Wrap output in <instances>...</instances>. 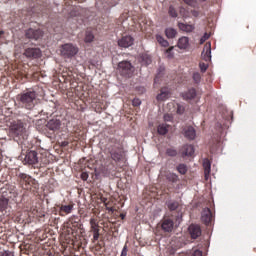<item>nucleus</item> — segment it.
I'll use <instances>...</instances> for the list:
<instances>
[{"label":"nucleus","instance_id":"f257e3e1","mask_svg":"<svg viewBox=\"0 0 256 256\" xmlns=\"http://www.w3.org/2000/svg\"><path fill=\"white\" fill-rule=\"evenodd\" d=\"M107 151L110 155V159L115 163H125L127 161V155L125 154V150L119 144L116 138H110L109 144L107 147Z\"/></svg>","mask_w":256,"mask_h":256},{"label":"nucleus","instance_id":"f03ea898","mask_svg":"<svg viewBox=\"0 0 256 256\" xmlns=\"http://www.w3.org/2000/svg\"><path fill=\"white\" fill-rule=\"evenodd\" d=\"M16 99L23 109L31 111V109H35V105H37V92L28 90L18 94Z\"/></svg>","mask_w":256,"mask_h":256},{"label":"nucleus","instance_id":"7ed1b4c3","mask_svg":"<svg viewBox=\"0 0 256 256\" xmlns=\"http://www.w3.org/2000/svg\"><path fill=\"white\" fill-rule=\"evenodd\" d=\"M10 133L14 139L25 141L27 139V128L21 120H14L10 124Z\"/></svg>","mask_w":256,"mask_h":256},{"label":"nucleus","instance_id":"20e7f679","mask_svg":"<svg viewBox=\"0 0 256 256\" xmlns=\"http://www.w3.org/2000/svg\"><path fill=\"white\" fill-rule=\"evenodd\" d=\"M19 184L21 185L22 189H25L26 191H29L31 187H34L37 189L39 187V184L37 183V180L35 178L31 177L30 175L26 173H20L18 174Z\"/></svg>","mask_w":256,"mask_h":256},{"label":"nucleus","instance_id":"39448f33","mask_svg":"<svg viewBox=\"0 0 256 256\" xmlns=\"http://www.w3.org/2000/svg\"><path fill=\"white\" fill-rule=\"evenodd\" d=\"M60 53L64 59H72L79 53V48L71 43H66L61 46Z\"/></svg>","mask_w":256,"mask_h":256},{"label":"nucleus","instance_id":"423d86ee","mask_svg":"<svg viewBox=\"0 0 256 256\" xmlns=\"http://www.w3.org/2000/svg\"><path fill=\"white\" fill-rule=\"evenodd\" d=\"M118 73L122 77H131L133 75V65L129 61H122L118 63Z\"/></svg>","mask_w":256,"mask_h":256},{"label":"nucleus","instance_id":"0eeeda50","mask_svg":"<svg viewBox=\"0 0 256 256\" xmlns=\"http://www.w3.org/2000/svg\"><path fill=\"white\" fill-rule=\"evenodd\" d=\"M58 207H59L58 215H60V217H65V216L73 213L75 204L73 202H70L69 204H61Z\"/></svg>","mask_w":256,"mask_h":256},{"label":"nucleus","instance_id":"6e6552de","mask_svg":"<svg viewBox=\"0 0 256 256\" xmlns=\"http://www.w3.org/2000/svg\"><path fill=\"white\" fill-rule=\"evenodd\" d=\"M24 163H26L27 165H37V163H39V157L37 156V152L36 151L27 152L24 158Z\"/></svg>","mask_w":256,"mask_h":256},{"label":"nucleus","instance_id":"1a4fd4ad","mask_svg":"<svg viewBox=\"0 0 256 256\" xmlns=\"http://www.w3.org/2000/svg\"><path fill=\"white\" fill-rule=\"evenodd\" d=\"M66 233L68 235H71L72 237H75L77 235V231L79 229V223L73 222V220H69L66 224Z\"/></svg>","mask_w":256,"mask_h":256},{"label":"nucleus","instance_id":"9d476101","mask_svg":"<svg viewBox=\"0 0 256 256\" xmlns=\"http://www.w3.org/2000/svg\"><path fill=\"white\" fill-rule=\"evenodd\" d=\"M135 42V39L132 38L131 35H124L121 37V39L118 40L119 47H123L124 49H127L133 45Z\"/></svg>","mask_w":256,"mask_h":256},{"label":"nucleus","instance_id":"9b49d317","mask_svg":"<svg viewBox=\"0 0 256 256\" xmlns=\"http://www.w3.org/2000/svg\"><path fill=\"white\" fill-rule=\"evenodd\" d=\"M46 128H48L49 131H52V133H55L61 129V120L57 118H52L46 123Z\"/></svg>","mask_w":256,"mask_h":256},{"label":"nucleus","instance_id":"f8f14e48","mask_svg":"<svg viewBox=\"0 0 256 256\" xmlns=\"http://www.w3.org/2000/svg\"><path fill=\"white\" fill-rule=\"evenodd\" d=\"M173 227H175V222L171 218H164L161 221V229L164 233H171L173 231Z\"/></svg>","mask_w":256,"mask_h":256},{"label":"nucleus","instance_id":"ddd939ff","mask_svg":"<svg viewBox=\"0 0 256 256\" xmlns=\"http://www.w3.org/2000/svg\"><path fill=\"white\" fill-rule=\"evenodd\" d=\"M201 221L204 225H211V221H213V212H211V209L204 208L202 210Z\"/></svg>","mask_w":256,"mask_h":256},{"label":"nucleus","instance_id":"4468645a","mask_svg":"<svg viewBox=\"0 0 256 256\" xmlns=\"http://www.w3.org/2000/svg\"><path fill=\"white\" fill-rule=\"evenodd\" d=\"M24 55L27 57V59H39V57H41V49L27 48L24 51Z\"/></svg>","mask_w":256,"mask_h":256},{"label":"nucleus","instance_id":"2eb2a0df","mask_svg":"<svg viewBox=\"0 0 256 256\" xmlns=\"http://www.w3.org/2000/svg\"><path fill=\"white\" fill-rule=\"evenodd\" d=\"M188 232L189 235L191 237V239H199V237H201V226L197 225V224H191L188 227Z\"/></svg>","mask_w":256,"mask_h":256},{"label":"nucleus","instance_id":"dca6fc26","mask_svg":"<svg viewBox=\"0 0 256 256\" xmlns=\"http://www.w3.org/2000/svg\"><path fill=\"white\" fill-rule=\"evenodd\" d=\"M26 37L28 39H34L35 41L41 39V37H43V31H41V29H28L26 31Z\"/></svg>","mask_w":256,"mask_h":256},{"label":"nucleus","instance_id":"f3484780","mask_svg":"<svg viewBox=\"0 0 256 256\" xmlns=\"http://www.w3.org/2000/svg\"><path fill=\"white\" fill-rule=\"evenodd\" d=\"M184 137L186 139H189V141L195 140V137H197V131L193 126H186L183 129Z\"/></svg>","mask_w":256,"mask_h":256},{"label":"nucleus","instance_id":"a211bd4d","mask_svg":"<svg viewBox=\"0 0 256 256\" xmlns=\"http://www.w3.org/2000/svg\"><path fill=\"white\" fill-rule=\"evenodd\" d=\"M184 101H193L197 97V90L195 88H190L188 91L181 94Z\"/></svg>","mask_w":256,"mask_h":256},{"label":"nucleus","instance_id":"6ab92c4d","mask_svg":"<svg viewBox=\"0 0 256 256\" xmlns=\"http://www.w3.org/2000/svg\"><path fill=\"white\" fill-rule=\"evenodd\" d=\"M201 57L203 61H206V63H209V61H211V43L205 44Z\"/></svg>","mask_w":256,"mask_h":256},{"label":"nucleus","instance_id":"aec40b11","mask_svg":"<svg viewBox=\"0 0 256 256\" xmlns=\"http://www.w3.org/2000/svg\"><path fill=\"white\" fill-rule=\"evenodd\" d=\"M34 13H38V14H47L49 13V4L47 2H43V4H37V6H35L34 8Z\"/></svg>","mask_w":256,"mask_h":256},{"label":"nucleus","instance_id":"412c9836","mask_svg":"<svg viewBox=\"0 0 256 256\" xmlns=\"http://www.w3.org/2000/svg\"><path fill=\"white\" fill-rule=\"evenodd\" d=\"M182 157H192L195 153V148L193 145L186 144L181 149Z\"/></svg>","mask_w":256,"mask_h":256},{"label":"nucleus","instance_id":"4be33fe9","mask_svg":"<svg viewBox=\"0 0 256 256\" xmlns=\"http://www.w3.org/2000/svg\"><path fill=\"white\" fill-rule=\"evenodd\" d=\"M171 92L169 88H161L160 93L156 96L157 101H167Z\"/></svg>","mask_w":256,"mask_h":256},{"label":"nucleus","instance_id":"5701e85b","mask_svg":"<svg viewBox=\"0 0 256 256\" xmlns=\"http://www.w3.org/2000/svg\"><path fill=\"white\" fill-rule=\"evenodd\" d=\"M177 47L178 49H189V37L187 36H182L181 38L178 39L177 42Z\"/></svg>","mask_w":256,"mask_h":256},{"label":"nucleus","instance_id":"b1692460","mask_svg":"<svg viewBox=\"0 0 256 256\" xmlns=\"http://www.w3.org/2000/svg\"><path fill=\"white\" fill-rule=\"evenodd\" d=\"M178 28L180 31H184V33H193L195 31V26L192 24L178 23Z\"/></svg>","mask_w":256,"mask_h":256},{"label":"nucleus","instance_id":"393cba45","mask_svg":"<svg viewBox=\"0 0 256 256\" xmlns=\"http://www.w3.org/2000/svg\"><path fill=\"white\" fill-rule=\"evenodd\" d=\"M169 129H171V125L167 123H162L158 125L157 133L158 135H167V133H169Z\"/></svg>","mask_w":256,"mask_h":256},{"label":"nucleus","instance_id":"a878e982","mask_svg":"<svg viewBox=\"0 0 256 256\" xmlns=\"http://www.w3.org/2000/svg\"><path fill=\"white\" fill-rule=\"evenodd\" d=\"M153 62L151 55L147 54V53H142L140 55V63H142V65H145V67H147L148 65H151V63Z\"/></svg>","mask_w":256,"mask_h":256},{"label":"nucleus","instance_id":"bb28decb","mask_svg":"<svg viewBox=\"0 0 256 256\" xmlns=\"http://www.w3.org/2000/svg\"><path fill=\"white\" fill-rule=\"evenodd\" d=\"M203 167H204V175H205V178L207 179V177H209L211 173V162L209 161V159L204 160Z\"/></svg>","mask_w":256,"mask_h":256},{"label":"nucleus","instance_id":"cd10ccee","mask_svg":"<svg viewBox=\"0 0 256 256\" xmlns=\"http://www.w3.org/2000/svg\"><path fill=\"white\" fill-rule=\"evenodd\" d=\"M99 231H100V226L90 229V233L93 234V239H92L93 243L99 241V237H101V233H99Z\"/></svg>","mask_w":256,"mask_h":256},{"label":"nucleus","instance_id":"c85d7f7f","mask_svg":"<svg viewBox=\"0 0 256 256\" xmlns=\"http://www.w3.org/2000/svg\"><path fill=\"white\" fill-rule=\"evenodd\" d=\"M169 211H177L179 209V203L175 200H170L166 202Z\"/></svg>","mask_w":256,"mask_h":256},{"label":"nucleus","instance_id":"c756f323","mask_svg":"<svg viewBox=\"0 0 256 256\" xmlns=\"http://www.w3.org/2000/svg\"><path fill=\"white\" fill-rule=\"evenodd\" d=\"M165 35L168 39H175L177 37V30L175 28H166Z\"/></svg>","mask_w":256,"mask_h":256},{"label":"nucleus","instance_id":"7c9ffc66","mask_svg":"<svg viewBox=\"0 0 256 256\" xmlns=\"http://www.w3.org/2000/svg\"><path fill=\"white\" fill-rule=\"evenodd\" d=\"M94 39L95 35H93V32L87 30L84 38L85 43H93Z\"/></svg>","mask_w":256,"mask_h":256},{"label":"nucleus","instance_id":"2f4dec72","mask_svg":"<svg viewBox=\"0 0 256 256\" xmlns=\"http://www.w3.org/2000/svg\"><path fill=\"white\" fill-rule=\"evenodd\" d=\"M9 205V199L7 198H0V212L3 213L7 209Z\"/></svg>","mask_w":256,"mask_h":256},{"label":"nucleus","instance_id":"473e14b6","mask_svg":"<svg viewBox=\"0 0 256 256\" xmlns=\"http://www.w3.org/2000/svg\"><path fill=\"white\" fill-rule=\"evenodd\" d=\"M156 40L162 47H167L169 45V42L163 38L161 35H156Z\"/></svg>","mask_w":256,"mask_h":256},{"label":"nucleus","instance_id":"72a5a7b5","mask_svg":"<svg viewBox=\"0 0 256 256\" xmlns=\"http://www.w3.org/2000/svg\"><path fill=\"white\" fill-rule=\"evenodd\" d=\"M176 170L178 171V173H180V175H186L188 168H187V165H185V164H179L176 167Z\"/></svg>","mask_w":256,"mask_h":256},{"label":"nucleus","instance_id":"f704fd0d","mask_svg":"<svg viewBox=\"0 0 256 256\" xmlns=\"http://www.w3.org/2000/svg\"><path fill=\"white\" fill-rule=\"evenodd\" d=\"M166 179L171 183H177V181H179V176L175 173H169L167 174Z\"/></svg>","mask_w":256,"mask_h":256},{"label":"nucleus","instance_id":"c9c22d12","mask_svg":"<svg viewBox=\"0 0 256 256\" xmlns=\"http://www.w3.org/2000/svg\"><path fill=\"white\" fill-rule=\"evenodd\" d=\"M176 108V113L178 115H183L185 113V106L177 103L176 106H174Z\"/></svg>","mask_w":256,"mask_h":256},{"label":"nucleus","instance_id":"e433bc0d","mask_svg":"<svg viewBox=\"0 0 256 256\" xmlns=\"http://www.w3.org/2000/svg\"><path fill=\"white\" fill-rule=\"evenodd\" d=\"M186 5H189V7H193L195 9L198 5L197 0H182Z\"/></svg>","mask_w":256,"mask_h":256},{"label":"nucleus","instance_id":"4c0bfd02","mask_svg":"<svg viewBox=\"0 0 256 256\" xmlns=\"http://www.w3.org/2000/svg\"><path fill=\"white\" fill-rule=\"evenodd\" d=\"M166 155H168V157H177V150H175V148H168Z\"/></svg>","mask_w":256,"mask_h":256},{"label":"nucleus","instance_id":"58836bf2","mask_svg":"<svg viewBox=\"0 0 256 256\" xmlns=\"http://www.w3.org/2000/svg\"><path fill=\"white\" fill-rule=\"evenodd\" d=\"M194 83L199 85L201 83V74L199 72H195L192 76Z\"/></svg>","mask_w":256,"mask_h":256},{"label":"nucleus","instance_id":"ea45409f","mask_svg":"<svg viewBox=\"0 0 256 256\" xmlns=\"http://www.w3.org/2000/svg\"><path fill=\"white\" fill-rule=\"evenodd\" d=\"M199 68L202 73H205V71H207V69H209V63L200 62Z\"/></svg>","mask_w":256,"mask_h":256},{"label":"nucleus","instance_id":"a19ab883","mask_svg":"<svg viewBox=\"0 0 256 256\" xmlns=\"http://www.w3.org/2000/svg\"><path fill=\"white\" fill-rule=\"evenodd\" d=\"M99 227V222H97V219L91 218L90 219V229H95Z\"/></svg>","mask_w":256,"mask_h":256},{"label":"nucleus","instance_id":"79ce46f5","mask_svg":"<svg viewBox=\"0 0 256 256\" xmlns=\"http://www.w3.org/2000/svg\"><path fill=\"white\" fill-rule=\"evenodd\" d=\"M168 13L170 17H177V10H175V7L173 6L169 7Z\"/></svg>","mask_w":256,"mask_h":256},{"label":"nucleus","instance_id":"37998d69","mask_svg":"<svg viewBox=\"0 0 256 256\" xmlns=\"http://www.w3.org/2000/svg\"><path fill=\"white\" fill-rule=\"evenodd\" d=\"M173 49H175V47L171 46L166 50V55L168 59H173Z\"/></svg>","mask_w":256,"mask_h":256},{"label":"nucleus","instance_id":"c03bdc74","mask_svg":"<svg viewBox=\"0 0 256 256\" xmlns=\"http://www.w3.org/2000/svg\"><path fill=\"white\" fill-rule=\"evenodd\" d=\"M42 256H55V253L51 250H42Z\"/></svg>","mask_w":256,"mask_h":256},{"label":"nucleus","instance_id":"a18cd8bd","mask_svg":"<svg viewBox=\"0 0 256 256\" xmlns=\"http://www.w3.org/2000/svg\"><path fill=\"white\" fill-rule=\"evenodd\" d=\"M133 107H139L141 105V100L139 98H134L132 101Z\"/></svg>","mask_w":256,"mask_h":256},{"label":"nucleus","instance_id":"49530a36","mask_svg":"<svg viewBox=\"0 0 256 256\" xmlns=\"http://www.w3.org/2000/svg\"><path fill=\"white\" fill-rule=\"evenodd\" d=\"M103 165L104 167H107V168L111 167V165H113L111 163V158H107L106 160L104 159Z\"/></svg>","mask_w":256,"mask_h":256},{"label":"nucleus","instance_id":"de8ad7c7","mask_svg":"<svg viewBox=\"0 0 256 256\" xmlns=\"http://www.w3.org/2000/svg\"><path fill=\"white\" fill-rule=\"evenodd\" d=\"M80 177H81L82 181H87L89 179V173L82 172Z\"/></svg>","mask_w":256,"mask_h":256},{"label":"nucleus","instance_id":"09e8293b","mask_svg":"<svg viewBox=\"0 0 256 256\" xmlns=\"http://www.w3.org/2000/svg\"><path fill=\"white\" fill-rule=\"evenodd\" d=\"M209 39V35L207 33L204 34V36L200 39V45H203L205 41Z\"/></svg>","mask_w":256,"mask_h":256},{"label":"nucleus","instance_id":"8fccbe9b","mask_svg":"<svg viewBox=\"0 0 256 256\" xmlns=\"http://www.w3.org/2000/svg\"><path fill=\"white\" fill-rule=\"evenodd\" d=\"M128 251L129 249H127V244H126L124 245L120 256H127Z\"/></svg>","mask_w":256,"mask_h":256},{"label":"nucleus","instance_id":"3c124183","mask_svg":"<svg viewBox=\"0 0 256 256\" xmlns=\"http://www.w3.org/2000/svg\"><path fill=\"white\" fill-rule=\"evenodd\" d=\"M191 256H203V252L200 250H194Z\"/></svg>","mask_w":256,"mask_h":256},{"label":"nucleus","instance_id":"603ef678","mask_svg":"<svg viewBox=\"0 0 256 256\" xmlns=\"http://www.w3.org/2000/svg\"><path fill=\"white\" fill-rule=\"evenodd\" d=\"M164 121H167V122L173 121V117L169 114H165L164 115Z\"/></svg>","mask_w":256,"mask_h":256},{"label":"nucleus","instance_id":"864d4df0","mask_svg":"<svg viewBox=\"0 0 256 256\" xmlns=\"http://www.w3.org/2000/svg\"><path fill=\"white\" fill-rule=\"evenodd\" d=\"M0 256H15L11 251H4Z\"/></svg>","mask_w":256,"mask_h":256},{"label":"nucleus","instance_id":"5fc2aeb1","mask_svg":"<svg viewBox=\"0 0 256 256\" xmlns=\"http://www.w3.org/2000/svg\"><path fill=\"white\" fill-rule=\"evenodd\" d=\"M193 17H199V11L198 10H192L191 11Z\"/></svg>","mask_w":256,"mask_h":256},{"label":"nucleus","instance_id":"6e6d98bb","mask_svg":"<svg viewBox=\"0 0 256 256\" xmlns=\"http://www.w3.org/2000/svg\"><path fill=\"white\" fill-rule=\"evenodd\" d=\"M106 209H107V211H111V213H113L115 211V209L113 207H107Z\"/></svg>","mask_w":256,"mask_h":256},{"label":"nucleus","instance_id":"4d7b16f0","mask_svg":"<svg viewBox=\"0 0 256 256\" xmlns=\"http://www.w3.org/2000/svg\"><path fill=\"white\" fill-rule=\"evenodd\" d=\"M159 75H160V74H158V75L154 78V83H157V82L159 81Z\"/></svg>","mask_w":256,"mask_h":256},{"label":"nucleus","instance_id":"13d9d810","mask_svg":"<svg viewBox=\"0 0 256 256\" xmlns=\"http://www.w3.org/2000/svg\"><path fill=\"white\" fill-rule=\"evenodd\" d=\"M121 219H125V215L124 214H120Z\"/></svg>","mask_w":256,"mask_h":256},{"label":"nucleus","instance_id":"bf43d9fd","mask_svg":"<svg viewBox=\"0 0 256 256\" xmlns=\"http://www.w3.org/2000/svg\"><path fill=\"white\" fill-rule=\"evenodd\" d=\"M4 33H5V32H3V31H0V37H1L2 35H4Z\"/></svg>","mask_w":256,"mask_h":256},{"label":"nucleus","instance_id":"052dcab7","mask_svg":"<svg viewBox=\"0 0 256 256\" xmlns=\"http://www.w3.org/2000/svg\"><path fill=\"white\" fill-rule=\"evenodd\" d=\"M202 3H205V1H207V0H200Z\"/></svg>","mask_w":256,"mask_h":256},{"label":"nucleus","instance_id":"680f3d73","mask_svg":"<svg viewBox=\"0 0 256 256\" xmlns=\"http://www.w3.org/2000/svg\"><path fill=\"white\" fill-rule=\"evenodd\" d=\"M85 0H80V3H83Z\"/></svg>","mask_w":256,"mask_h":256},{"label":"nucleus","instance_id":"e2e57ef3","mask_svg":"<svg viewBox=\"0 0 256 256\" xmlns=\"http://www.w3.org/2000/svg\"><path fill=\"white\" fill-rule=\"evenodd\" d=\"M211 151H213V147L211 148Z\"/></svg>","mask_w":256,"mask_h":256}]
</instances>
